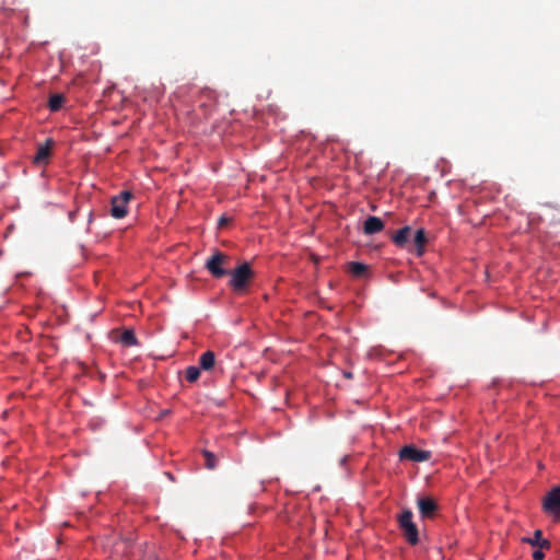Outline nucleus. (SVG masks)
<instances>
[{"label": "nucleus", "instance_id": "dca6fc26", "mask_svg": "<svg viewBox=\"0 0 560 560\" xmlns=\"http://www.w3.org/2000/svg\"><path fill=\"white\" fill-rule=\"evenodd\" d=\"M65 96L62 94H54L49 97L48 107L51 112H58L63 103H65Z\"/></svg>", "mask_w": 560, "mask_h": 560}, {"label": "nucleus", "instance_id": "aec40b11", "mask_svg": "<svg viewBox=\"0 0 560 560\" xmlns=\"http://www.w3.org/2000/svg\"><path fill=\"white\" fill-rule=\"evenodd\" d=\"M228 222V220L225 218H221L220 221H219V224L220 225H223Z\"/></svg>", "mask_w": 560, "mask_h": 560}, {"label": "nucleus", "instance_id": "6ab92c4d", "mask_svg": "<svg viewBox=\"0 0 560 560\" xmlns=\"http://www.w3.org/2000/svg\"><path fill=\"white\" fill-rule=\"evenodd\" d=\"M544 558H545V553L542 552V550H541V549H539V550H535V551L533 552V559H534V560H542Z\"/></svg>", "mask_w": 560, "mask_h": 560}, {"label": "nucleus", "instance_id": "0eeeda50", "mask_svg": "<svg viewBox=\"0 0 560 560\" xmlns=\"http://www.w3.org/2000/svg\"><path fill=\"white\" fill-rule=\"evenodd\" d=\"M411 236L412 229L406 225L399 229L397 232H395L390 238L397 247L405 248L408 252H411Z\"/></svg>", "mask_w": 560, "mask_h": 560}, {"label": "nucleus", "instance_id": "ddd939ff", "mask_svg": "<svg viewBox=\"0 0 560 560\" xmlns=\"http://www.w3.org/2000/svg\"><path fill=\"white\" fill-rule=\"evenodd\" d=\"M522 540L532 546H538L540 549H548L550 547V542L547 539L542 538V532L540 529H536L532 538H523Z\"/></svg>", "mask_w": 560, "mask_h": 560}, {"label": "nucleus", "instance_id": "2eb2a0df", "mask_svg": "<svg viewBox=\"0 0 560 560\" xmlns=\"http://www.w3.org/2000/svg\"><path fill=\"white\" fill-rule=\"evenodd\" d=\"M349 271L353 277L362 278L368 272V266L362 262L352 261L349 264Z\"/></svg>", "mask_w": 560, "mask_h": 560}, {"label": "nucleus", "instance_id": "f257e3e1", "mask_svg": "<svg viewBox=\"0 0 560 560\" xmlns=\"http://www.w3.org/2000/svg\"><path fill=\"white\" fill-rule=\"evenodd\" d=\"M228 275H230L229 285L236 294L247 292L249 284L255 278V272L247 261L241 264Z\"/></svg>", "mask_w": 560, "mask_h": 560}, {"label": "nucleus", "instance_id": "423d86ee", "mask_svg": "<svg viewBox=\"0 0 560 560\" xmlns=\"http://www.w3.org/2000/svg\"><path fill=\"white\" fill-rule=\"evenodd\" d=\"M399 457L400 459L421 463L431 458V452L419 450L413 445H406L399 451Z\"/></svg>", "mask_w": 560, "mask_h": 560}, {"label": "nucleus", "instance_id": "20e7f679", "mask_svg": "<svg viewBox=\"0 0 560 560\" xmlns=\"http://www.w3.org/2000/svg\"><path fill=\"white\" fill-rule=\"evenodd\" d=\"M544 512L560 522V486L551 489L542 500Z\"/></svg>", "mask_w": 560, "mask_h": 560}, {"label": "nucleus", "instance_id": "f8f14e48", "mask_svg": "<svg viewBox=\"0 0 560 560\" xmlns=\"http://www.w3.org/2000/svg\"><path fill=\"white\" fill-rule=\"evenodd\" d=\"M215 364V354L213 351H206L199 358V369L206 372L211 371Z\"/></svg>", "mask_w": 560, "mask_h": 560}, {"label": "nucleus", "instance_id": "f3484780", "mask_svg": "<svg viewBox=\"0 0 560 560\" xmlns=\"http://www.w3.org/2000/svg\"><path fill=\"white\" fill-rule=\"evenodd\" d=\"M202 455L205 457V465L208 469H214L217 467L218 460L213 453L209 451H202Z\"/></svg>", "mask_w": 560, "mask_h": 560}, {"label": "nucleus", "instance_id": "6e6552de", "mask_svg": "<svg viewBox=\"0 0 560 560\" xmlns=\"http://www.w3.org/2000/svg\"><path fill=\"white\" fill-rule=\"evenodd\" d=\"M54 144L55 142L50 138L46 139L44 144H39L33 158V163L38 166L45 165L49 160Z\"/></svg>", "mask_w": 560, "mask_h": 560}, {"label": "nucleus", "instance_id": "412c9836", "mask_svg": "<svg viewBox=\"0 0 560 560\" xmlns=\"http://www.w3.org/2000/svg\"><path fill=\"white\" fill-rule=\"evenodd\" d=\"M347 377H351V373H346L345 374Z\"/></svg>", "mask_w": 560, "mask_h": 560}, {"label": "nucleus", "instance_id": "1a4fd4ad", "mask_svg": "<svg viewBox=\"0 0 560 560\" xmlns=\"http://www.w3.org/2000/svg\"><path fill=\"white\" fill-rule=\"evenodd\" d=\"M420 515L423 518H432L438 511V504L432 498L421 497L417 501Z\"/></svg>", "mask_w": 560, "mask_h": 560}, {"label": "nucleus", "instance_id": "9b49d317", "mask_svg": "<svg viewBox=\"0 0 560 560\" xmlns=\"http://www.w3.org/2000/svg\"><path fill=\"white\" fill-rule=\"evenodd\" d=\"M384 229L383 221L377 217H369L364 221L363 231L366 235H373L381 232Z\"/></svg>", "mask_w": 560, "mask_h": 560}, {"label": "nucleus", "instance_id": "a211bd4d", "mask_svg": "<svg viewBox=\"0 0 560 560\" xmlns=\"http://www.w3.org/2000/svg\"><path fill=\"white\" fill-rule=\"evenodd\" d=\"M200 376V369L197 366H188L186 369V380L190 383L196 382Z\"/></svg>", "mask_w": 560, "mask_h": 560}, {"label": "nucleus", "instance_id": "7ed1b4c3", "mask_svg": "<svg viewBox=\"0 0 560 560\" xmlns=\"http://www.w3.org/2000/svg\"><path fill=\"white\" fill-rule=\"evenodd\" d=\"M412 512L410 510H404L397 517L399 528L410 545H417L419 541V532L417 525L412 521Z\"/></svg>", "mask_w": 560, "mask_h": 560}, {"label": "nucleus", "instance_id": "39448f33", "mask_svg": "<svg viewBox=\"0 0 560 560\" xmlns=\"http://www.w3.org/2000/svg\"><path fill=\"white\" fill-rule=\"evenodd\" d=\"M132 199V194L128 190L121 191L119 195L110 199V215L115 219H122L128 213V202Z\"/></svg>", "mask_w": 560, "mask_h": 560}, {"label": "nucleus", "instance_id": "f03ea898", "mask_svg": "<svg viewBox=\"0 0 560 560\" xmlns=\"http://www.w3.org/2000/svg\"><path fill=\"white\" fill-rule=\"evenodd\" d=\"M229 262V255L220 250H214L212 255L206 260L205 267L211 273L212 277L220 279L229 273L226 269Z\"/></svg>", "mask_w": 560, "mask_h": 560}, {"label": "nucleus", "instance_id": "4468645a", "mask_svg": "<svg viewBox=\"0 0 560 560\" xmlns=\"http://www.w3.org/2000/svg\"><path fill=\"white\" fill-rule=\"evenodd\" d=\"M119 341L125 346V347H133V346H137L138 345V340H137V337L133 332V330L131 329H125L121 335H120V338H119Z\"/></svg>", "mask_w": 560, "mask_h": 560}, {"label": "nucleus", "instance_id": "9d476101", "mask_svg": "<svg viewBox=\"0 0 560 560\" xmlns=\"http://www.w3.org/2000/svg\"><path fill=\"white\" fill-rule=\"evenodd\" d=\"M427 235L423 229H419L411 238V252H415L417 256H422L425 250Z\"/></svg>", "mask_w": 560, "mask_h": 560}]
</instances>
